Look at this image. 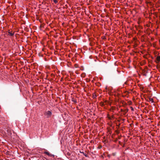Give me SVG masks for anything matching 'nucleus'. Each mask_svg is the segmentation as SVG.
<instances>
[{
    "mask_svg": "<svg viewBox=\"0 0 160 160\" xmlns=\"http://www.w3.org/2000/svg\"><path fill=\"white\" fill-rule=\"evenodd\" d=\"M44 153L47 154V155H48L49 156H52V157H53L54 156L53 155H52L51 154H50L49 152H44Z\"/></svg>",
    "mask_w": 160,
    "mask_h": 160,
    "instance_id": "obj_3",
    "label": "nucleus"
},
{
    "mask_svg": "<svg viewBox=\"0 0 160 160\" xmlns=\"http://www.w3.org/2000/svg\"><path fill=\"white\" fill-rule=\"evenodd\" d=\"M53 1L55 3H57L58 2V1L57 0H53Z\"/></svg>",
    "mask_w": 160,
    "mask_h": 160,
    "instance_id": "obj_6",
    "label": "nucleus"
},
{
    "mask_svg": "<svg viewBox=\"0 0 160 160\" xmlns=\"http://www.w3.org/2000/svg\"><path fill=\"white\" fill-rule=\"evenodd\" d=\"M157 61H158L157 63L159 62L160 61V56H158L157 57Z\"/></svg>",
    "mask_w": 160,
    "mask_h": 160,
    "instance_id": "obj_4",
    "label": "nucleus"
},
{
    "mask_svg": "<svg viewBox=\"0 0 160 160\" xmlns=\"http://www.w3.org/2000/svg\"><path fill=\"white\" fill-rule=\"evenodd\" d=\"M131 108L132 110H133V108L132 107H131Z\"/></svg>",
    "mask_w": 160,
    "mask_h": 160,
    "instance_id": "obj_7",
    "label": "nucleus"
},
{
    "mask_svg": "<svg viewBox=\"0 0 160 160\" xmlns=\"http://www.w3.org/2000/svg\"><path fill=\"white\" fill-rule=\"evenodd\" d=\"M8 33H9L8 35L11 36H13L14 34V32H12L10 30H8Z\"/></svg>",
    "mask_w": 160,
    "mask_h": 160,
    "instance_id": "obj_2",
    "label": "nucleus"
},
{
    "mask_svg": "<svg viewBox=\"0 0 160 160\" xmlns=\"http://www.w3.org/2000/svg\"><path fill=\"white\" fill-rule=\"evenodd\" d=\"M149 100L152 103H153L154 102L153 99L152 98H150Z\"/></svg>",
    "mask_w": 160,
    "mask_h": 160,
    "instance_id": "obj_5",
    "label": "nucleus"
},
{
    "mask_svg": "<svg viewBox=\"0 0 160 160\" xmlns=\"http://www.w3.org/2000/svg\"><path fill=\"white\" fill-rule=\"evenodd\" d=\"M45 115L47 117H50L51 114H52V112L50 111H48L46 112L45 113Z\"/></svg>",
    "mask_w": 160,
    "mask_h": 160,
    "instance_id": "obj_1",
    "label": "nucleus"
}]
</instances>
